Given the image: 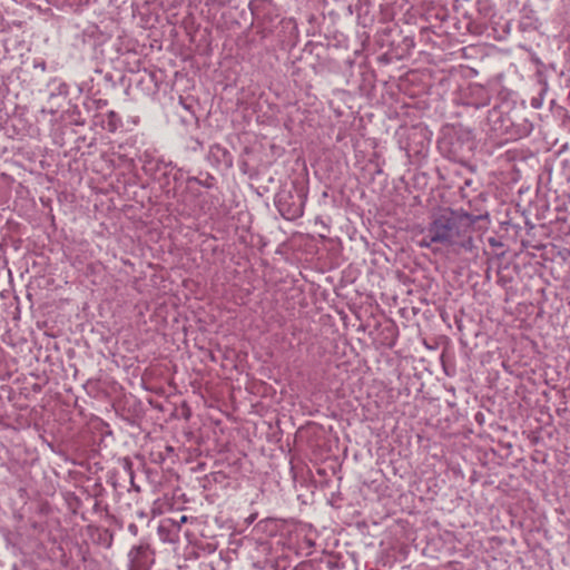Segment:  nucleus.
Returning <instances> with one entry per match:
<instances>
[{
	"instance_id": "nucleus-1",
	"label": "nucleus",
	"mask_w": 570,
	"mask_h": 570,
	"mask_svg": "<svg viewBox=\"0 0 570 570\" xmlns=\"http://www.w3.org/2000/svg\"><path fill=\"white\" fill-rule=\"evenodd\" d=\"M417 245L421 248H430L433 253L439 250L434 245H442L453 255L472 252V220L466 214L450 208L441 209L433 216Z\"/></svg>"
},
{
	"instance_id": "nucleus-2",
	"label": "nucleus",
	"mask_w": 570,
	"mask_h": 570,
	"mask_svg": "<svg viewBox=\"0 0 570 570\" xmlns=\"http://www.w3.org/2000/svg\"><path fill=\"white\" fill-rule=\"evenodd\" d=\"M306 194L301 190L296 195L292 191L283 190L277 194L275 205L279 214L287 220H294L304 215Z\"/></svg>"
},
{
	"instance_id": "nucleus-3",
	"label": "nucleus",
	"mask_w": 570,
	"mask_h": 570,
	"mask_svg": "<svg viewBox=\"0 0 570 570\" xmlns=\"http://www.w3.org/2000/svg\"><path fill=\"white\" fill-rule=\"evenodd\" d=\"M129 570H149L154 563L153 553L148 543L134 546L128 552Z\"/></svg>"
},
{
	"instance_id": "nucleus-4",
	"label": "nucleus",
	"mask_w": 570,
	"mask_h": 570,
	"mask_svg": "<svg viewBox=\"0 0 570 570\" xmlns=\"http://www.w3.org/2000/svg\"><path fill=\"white\" fill-rule=\"evenodd\" d=\"M105 128L109 132H116L119 128L122 127V120L121 117L114 110H110L105 116Z\"/></svg>"
},
{
	"instance_id": "nucleus-5",
	"label": "nucleus",
	"mask_w": 570,
	"mask_h": 570,
	"mask_svg": "<svg viewBox=\"0 0 570 570\" xmlns=\"http://www.w3.org/2000/svg\"><path fill=\"white\" fill-rule=\"evenodd\" d=\"M258 4H262V6H268V4H271V0H257L256 2H252V3H250V9H252V12H253L254 14H256V13H255V9H256V7H257Z\"/></svg>"
},
{
	"instance_id": "nucleus-6",
	"label": "nucleus",
	"mask_w": 570,
	"mask_h": 570,
	"mask_svg": "<svg viewBox=\"0 0 570 570\" xmlns=\"http://www.w3.org/2000/svg\"><path fill=\"white\" fill-rule=\"evenodd\" d=\"M128 531L132 534V535H137L138 534V527L136 523H130L128 525Z\"/></svg>"
},
{
	"instance_id": "nucleus-7",
	"label": "nucleus",
	"mask_w": 570,
	"mask_h": 570,
	"mask_svg": "<svg viewBox=\"0 0 570 570\" xmlns=\"http://www.w3.org/2000/svg\"><path fill=\"white\" fill-rule=\"evenodd\" d=\"M188 183L189 184H200V180L197 179L196 177H191V178L188 179Z\"/></svg>"
},
{
	"instance_id": "nucleus-8",
	"label": "nucleus",
	"mask_w": 570,
	"mask_h": 570,
	"mask_svg": "<svg viewBox=\"0 0 570 570\" xmlns=\"http://www.w3.org/2000/svg\"><path fill=\"white\" fill-rule=\"evenodd\" d=\"M186 521H187V517L186 515H181L180 523H185Z\"/></svg>"
},
{
	"instance_id": "nucleus-9",
	"label": "nucleus",
	"mask_w": 570,
	"mask_h": 570,
	"mask_svg": "<svg viewBox=\"0 0 570 570\" xmlns=\"http://www.w3.org/2000/svg\"><path fill=\"white\" fill-rule=\"evenodd\" d=\"M488 100H489V99L487 98V99H485L482 104H480L479 106H485V105H488Z\"/></svg>"
}]
</instances>
